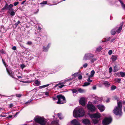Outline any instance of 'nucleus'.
I'll return each mask as SVG.
<instances>
[{
  "instance_id": "obj_1",
  "label": "nucleus",
  "mask_w": 125,
  "mask_h": 125,
  "mask_svg": "<svg viewBox=\"0 0 125 125\" xmlns=\"http://www.w3.org/2000/svg\"><path fill=\"white\" fill-rule=\"evenodd\" d=\"M122 103L121 102H117V106L115 107L113 111V113L115 115H119V117H121L122 116Z\"/></svg>"
},
{
  "instance_id": "obj_2",
  "label": "nucleus",
  "mask_w": 125,
  "mask_h": 125,
  "mask_svg": "<svg viewBox=\"0 0 125 125\" xmlns=\"http://www.w3.org/2000/svg\"><path fill=\"white\" fill-rule=\"evenodd\" d=\"M73 115L76 118L82 117L84 115V109L81 108L78 109L74 110L73 112Z\"/></svg>"
},
{
  "instance_id": "obj_3",
  "label": "nucleus",
  "mask_w": 125,
  "mask_h": 125,
  "mask_svg": "<svg viewBox=\"0 0 125 125\" xmlns=\"http://www.w3.org/2000/svg\"><path fill=\"white\" fill-rule=\"evenodd\" d=\"M58 101L57 103L60 104L65 103L66 102L65 98L64 96L62 94L58 95L56 96Z\"/></svg>"
},
{
  "instance_id": "obj_4",
  "label": "nucleus",
  "mask_w": 125,
  "mask_h": 125,
  "mask_svg": "<svg viewBox=\"0 0 125 125\" xmlns=\"http://www.w3.org/2000/svg\"><path fill=\"white\" fill-rule=\"evenodd\" d=\"M34 121L37 123H38L41 125H45L46 122L44 119L41 117L34 118Z\"/></svg>"
},
{
  "instance_id": "obj_5",
  "label": "nucleus",
  "mask_w": 125,
  "mask_h": 125,
  "mask_svg": "<svg viewBox=\"0 0 125 125\" xmlns=\"http://www.w3.org/2000/svg\"><path fill=\"white\" fill-rule=\"evenodd\" d=\"M5 2H6L5 4L4 7L2 8L1 10H11L12 11H13V9L12 8L13 6V5L12 4H10L8 5V3L6 1H5Z\"/></svg>"
},
{
  "instance_id": "obj_6",
  "label": "nucleus",
  "mask_w": 125,
  "mask_h": 125,
  "mask_svg": "<svg viewBox=\"0 0 125 125\" xmlns=\"http://www.w3.org/2000/svg\"><path fill=\"white\" fill-rule=\"evenodd\" d=\"M112 119L111 117H105L102 123L103 125H107L111 122Z\"/></svg>"
},
{
  "instance_id": "obj_7",
  "label": "nucleus",
  "mask_w": 125,
  "mask_h": 125,
  "mask_svg": "<svg viewBox=\"0 0 125 125\" xmlns=\"http://www.w3.org/2000/svg\"><path fill=\"white\" fill-rule=\"evenodd\" d=\"M94 56V55L91 53H87L84 56L83 60H90Z\"/></svg>"
},
{
  "instance_id": "obj_8",
  "label": "nucleus",
  "mask_w": 125,
  "mask_h": 125,
  "mask_svg": "<svg viewBox=\"0 0 125 125\" xmlns=\"http://www.w3.org/2000/svg\"><path fill=\"white\" fill-rule=\"evenodd\" d=\"M87 107L91 112H94L95 109V107L92 104L87 105Z\"/></svg>"
},
{
  "instance_id": "obj_9",
  "label": "nucleus",
  "mask_w": 125,
  "mask_h": 125,
  "mask_svg": "<svg viewBox=\"0 0 125 125\" xmlns=\"http://www.w3.org/2000/svg\"><path fill=\"white\" fill-rule=\"evenodd\" d=\"M100 114L99 113H95L91 115H90V117L92 118H99L101 117Z\"/></svg>"
},
{
  "instance_id": "obj_10",
  "label": "nucleus",
  "mask_w": 125,
  "mask_h": 125,
  "mask_svg": "<svg viewBox=\"0 0 125 125\" xmlns=\"http://www.w3.org/2000/svg\"><path fill=\"white\" fill-rule=\"evenodd\" d=\"M82 122L85 125H91L90 120L88 119H83L82 121Z\"/></svg>"
},
{
  "instance_id": "obj_11",
  "label": "nucleus",
  "mask_w": 125,
  "mask_h": 125,
  "mask_svg": "<svg viewBox=\"0 0 125 125\" xmlns=\"http://www.w3.org/2000/svg\"><path fill=\"white\" fill-rule=\"evenodd\" d=\"M79 102L80 104L83 106L85 105L86 104L85 99L83 97L81 98L79 101Z\"/></svg>"
},
{
  "instance_id": "obj_12",
  "label": "nucleus",
  "mask_w": 125,
  "mask_h": 125,
  "mask_svg": "<svg viewBox=\"0 0 125 125\" xmlns=\"http://www.w3.org/2000/svg\"><path fill=\"white\" fill-rule=\"evenodd\" d=\"M72 124L73 125H81L80 123L76 119H74L71 122Z\"/></svg>"
},
{
  "instance_id": "obj_13",
  "label": "nucleus",
  "mask_w": 125,
  "mask_h": 125,
  "mask_svg": "<svg viewBox=\"0 0 125 125\" xmlns=\"http://www.w3.org/2000/svg\"><path fill=\"white\" fill-rule=\"evenodd\" d=\"M97 107L101 112L103 111L104 110V107L103 105L99 104L97 105Z\"/></svg>"
},
{
  "instance_id": "obj_14",
  "label": "nucleus",
  "mask_w": 125,
  "mask_h": 125,
  "mask_svg": "<svg viewBox=\"0 0 125 125\" xmlns=\"http://www.w3.org/2000/svg\"><path fill=\"white\" fill-rule=\"evenodd\" d=\"M6 69L8 73L12 77L14 78L17 79V78H16L14 77V73L12 72H10L8 70V69L6 67Z\"/></svg>"
},
{
  "instance_id": "obj_15",
  "label": "nucleus",
  "mask_w": 125,
  "mask_h": 125,
  "mask_svg": "<svg viewBox=\"0 0 125 125\" xmlns=\"http://www.w3.org/2000/svg\"><path fill=\"white\" fill-rule=\"evenodd\" d=\"M63 83H61L60 82L58 84H56L55 86V87L58 86V87L59 88H62L63 87L65 86V85L63 84H62Z\"/></svg>"
},
{
  "instance_id": "obj_16",
  "label": "nucleus",
  "mask_w": 125,
  "mask_h": 125,
  "mask_svg": "<svg viewBox=\"0 0 125 125\" xmlns=\"http://www.w3.org/2000/svg\"><path fill=\"white\" fill-rule=\"evenodd\" d=\"M123 25V23L120 24V27L118 28V29L116 30L117 32L118 33H119L121 31L122 29V27Z\"/></svg>"
},
{
  "instance_id": "obj_17",
  "label": "nucleus",
  "mask_w": 125,
  "mask_h": 125,
  "mask_svg": "<svg viewBox=\"0 0 125 125\" xmlns=\"http://www.w3.org/2000/svg\"><path fill=\"white\" fill-rule=\"evenodd\" d=\"M111 59L113 62H115L117 59V55H112Z\"/></svg>"
},
{
  "instance_id": "obj_18",
  "label": "nucleus",
  "mask_w": 125,
  "mask_h": 125,
  "mask_svg": "<svg viewBox=\"0 0 125 125\" xmlns=\"http://www.w3.org/2000/svg\"><path fill=\"white\" fill-rule=\"evenodd\" d=\"M119 70V69L118 66L116 64L114 67L113 71L114 72H116L118 71Z\"/></svg>"
},
{
  "instance_id": "obj_19",
  "label": "nucleus",
  "mask_w": 125,
  "mask_h": 125,
  "mask_svg": "<svg viewBox=\"0 0 125 125\" xmlns=\"http://www.w3.org/2000/svg\"><path fill=\"white\" fill-rule=\"evenodd\" d=\"M116 29V28L111 30V33L112 35H115V34L116 32L115 30Z\"/></svg>"
},
{
  "instance_id": "obj_20",
  "label": "nucleus",
  "mask_w": 125,
  "mask_h": 125,
  "mask_svg": "<svg viewBox=\"0 0 125 125\" xmlns=\"http://www.w3.org/2000/svg\"><path fill=\"white\" fill-rule=\"evenodd\" d=\"M111 38L110 37H108L107 38H104L103 40H102V41L103 42H107L109 41L110 39Z\"/></svg>"
},
{
  "instance_id": "obj_21",
  "label": "nucleus",
  "mask_w": 125,
  "mask_h": 125,
  "mask_svg": "<svg viewBox=\"0 0 125 125\" xmlns=\"http://www.w3.org/2000/svg\"><path fill=\"white\" fill-rule=\"evenodd\" d=\"M103 84L104 85H105L106 87H108L110 86V84L107 82H105Z\"/></svg>"
},
{
  "instance_id": "obj_22",
  "label": "nucleus",
  "mask_w": 125,
  "mask_h": 125,
  "mask_svg": "<svg viewBox=\"0 0 125 125\" xmlns=\"http://www.w3.org/2000/svg\"><path fill=\"white\" fill-rule=\"evenodd\" d=\"M78 91L80 93H82L84 92V90L82 89L81 88H77Z\"/></svg>"
},
{
  "instance_id": "obj_23",
  "label": "nucleus",
  "mask_w": 125,
  "mask_h": 125,
  "mask_svg": "<svg viewBox=\"0 0 125 125\" xmlns=\"http://www.w3.org/2000/svg\"><path fill=\"white\" fill-rule=\"evenodd\" d=\"M93 122L94 124H97L98 122V120L96 119H94L93 120Z\"/></svg>"
},
{
  "instance_id": "obj_24",
  "label": "nucleus",
  "mask_w": 125,
  "mask_h": 125,
  "mask_svg": "<svg viewBox=\"0 0 125 125\" xmlns=\"http://www.w3.org/2000/svg\"><path fill=\"white\" fill-rule=\"evenodd\" d=\"M90 60L91 62L92 63H94V61H96L97 60L96 58H93L91 59Z\"/></svg>"
},
{
  "instance_id": "obj_25",
  "label": "nucleus",
  "mask_w": 125,
  "mask_h": 125,
  "mask_svg": "<svg viewBox=\"0 0 125 125\" xmlns=\"http://www.w3.org/2000/svg\"><path fill=\"white\" fill-rule=\"evenodd\" d=\"M78 91L77 88L75 89H72V91L73 93H76Z\"/></svg>"
},
{
  "instance_id": "obj_26",
  "label": "nucleus",
  "mask_w": 125,
  "mask_h": 125,
  "mask_svg": "<svg viewBox=\"0 0 125 125\" xmlns=\"http://www.w3.org/2000/svg\"><path fill=\"white\" fill-rule=\"evenodd\" d=\"M102 47L101 46H99L96 49V51L98 52H100L102 50Z\"/></svg>"
},
{
  "instance_id": "obj_27",
  "label": "nucleus",
  "mask_w": 125,
  "mask_h": 125,
  "mask_svg": "<svg viewBox=\"0 0 125 125\" xmlns=\"http://www.w3.org/2000/svg\"><path fill=\"white\" fill-rule=\"evenodd\" d=\"M35 83L36 84L37 86H39L40 85V81L38 80H36L35 81Z\"/></svg>"
},
{
  "instance_id": "obj_28",
  "label": "nucleus",
  "mask_w": 125,
  "mask_h": 125,
  "mask_svg": "<svg viewBox=\"0 0 125 125\" xmlns=\"http://www.w3.org/2000/svg\"><path fill=\"white\" fill-rule=\"evenodd\" d=\"M120 74L122 77H124L125 76V73L120 72Z\"/></svg>"
},
{
  "instance_id": "obj_29",
  "label": "nucleus",
  "mask_w": 125,
  "mask_h": 125,
  "mask_svg": "<svg viewBox=\"0 0 125 125\" xmlns=\"http://www.w3.org/2000/svg\"><path fill=\"white\" fill-rule=\"evenodd\" d=\"M90 83L89 82H85L84 83L83 85V86H85L89 85Z\"/></svg>"
},
{
  "instance_id": "obj_30",
  "label": "nucleus",
  "mask_w": 125,
  "mask_h": 125,
  "mask_svg": "<svg viewBox=\"0 0 125 125\" xmlns=\"http://www.w3.org/2000/svg\"><path fill=\"white\" fill-rule=\"evenodd\" d=\"M57 115H58V117L60 119H62L63 118V117H62V116L61 114L58 113L57 114Z\"/></svg>"
},
{
  "instance_id": "obj_31",
  "label": "nucleus",
  "mask_w": 125,
  "mask_h": 125,
  "mask_svg": "<svg viewBox=\"0 0 125 125\" xmlns=\"http://www.w3.org/2000/svg\"><path fill=\"white\" fill-rule=\"evenodd\" d=\"M116 88V87L115 85H112L111 87V90H115Z\"/></svg>"
},
{
  "instance_id": "obj_32",
  "label": "nucleus",
  "mask_w": 125,
  "mask_h": 125,
  "mask_svg": "<svg viewBox=\"0 0 125 125\" xmlns=\"http://www.w3.org/2000/svg\"><path fill=\"white\" fill-rule=\"evenodd\" d=\"M43 51L46 52L48 51V48H47L46 47H45L44 46L43 47Z\"/></svg>"
},
{
  "instance_id": "obj_33",
  "label": "nucleus",
  "mask_w": 125,
  "mask_h": 125,
  "mask_svg": "<svg viewBox=\"0 0 125 125\" xmlns=\"http://www.w3.org/2000/svg\"><path fill=\"white\" fill-rule=\"evenodd\" d=\"M47 3V1H43L42 2L40 3V4H46Z\"/></svg>"
},
{
  "instance_id": "obj_34",
  "label": "nucleus",
  "mask_w": 125,
  "mask_h": 125,
  "mask_svg": "<svg viewBox=\"0 0 125 125\" xmlns=\"http://www.w3.org/2000/svg\"><path fill=\"white\" fill-rule=\"evenodd\" d=\"M15 14V12L14 11H12L10 13V15L12 16H14Z\"/></svg>"
},
{
  "instance_id": "obj_35",
  "label": "nucleus",
  "mask_w": 125,
  "mask_h": 125,
  "mask_svg": "<svg viewBox=\"0 0 125 125\" xmlns=\"http://www.w3.org/2000/svg\"><path fill=\"white\" fill-rule=\"evenodd\" d=\"M20 21H18L14 25L16 26V27H17L18 25L20 23Z\"/></svg>"
},
{
  "instance_id": "obj_36",
  "label": "nucleus",
  "mask_w": 125,
  "mask_h": 125,
  "mask_svg": "<svg viewBox=\"0 0 125 125\" xmlns=\"http://www.w3.org/2000/svg\"><path fill=\"white\" fill-rule=\"evenodd\" d=\"M16 96L20 98L22 96V94H16Z\"/></svg>"
},
{
  "instance_id": "obj_37",
  "label": "nucleus",
  "mask_w": 125,
  "mask_h": 125,
  "mask_svg": "<svg viewBox=\"0 0 125 125\" xmlns=\"http://www.w3.org/2000/svg\"><path fill=\"white\" fill-rule=\"evenodd\" d=\"M79 75L78 73H75L74 74H73L72 75L73 76L75 77L76 76H78Z\"/></svg>"
},
{
  "instance_id": "obj_38",
  "label": "nucleus",
  "mask_w": 125,
  "mask_h": 125,
  "mask_svg": "<svg viewBox=\"0 0 125 125\" xmlns=\"http://www.w3.org/2000/svg\"><path fill=\"white\" fill-rule=\"evenodd\" d=\"M95 73V72L94 70H92L91 72V75L93 76Z\"/></svg>"
},
{
  "instance_id": "obj_39",
  "label": "nucleus",
  "mask_w": 125,
  "mask_h": 125,
  "mask_svg": "<svg viewBox=\"0 0 125 125\" xmlns=\"http://www.w3.org/2000/svg\"><path fill=\"white\" fill-rule=\"evenodd\" d=\"M26 44L28 45H31L32 44V42L31 41H29Z\"/></svg>"
},
{
  "instance_id": "obj_40",
  "label": "nucleus",
  "mask_w": 125,
  "mask_h": 125,
  "mask_svg": "<svg viewBox=\"0 0 125 125\" xmlns=\"http://www.w3.org/2000/svg\"><path fill=\"white\" fill-rule=\"evenodd\" d=\"M0 52L2 54H5L6 52L4 51L3 49H2L0 50Z\"/></svg>"
},
{
  "instance_id": "obj_41",
  "label": "nucleus",
  "mask_w": 125,
  "mask_h": 125,
  "mask_svg": "<svg viewBox=\"0 0 125 125\" xmlns=\"http://www.w3.org/2000/svg\"><path fill=\"white\" fill-rule=\"evenodd\" d=\"M112 50H110L109 51L108 53L109 55H110L112 54Z\"/></svg>"
},
{
  "instance_id": "obj_42",
  "label": "nucleus",
  "mask_w": 125,
  "mask_h": 125,
  "mask_svg": "<svg viewBox=\"0 0 125 125\" xmlns=\"http://www.w3.org/2000/svg\"><path fill=\"white\" fill-rule=\"evenodd\" d=\"M26 66L25 65L23 64H22L21 65V67L22 69H23Z\"/></svg>"
},
{
  "instance_id": "obj_43",
  "label": "nucleus",
  "mask_w": 125,
  "mask_h": 125,
  "mask_svg": "<svg viewBox=\"0 0 125 125\" xmlns=\"http://www.w3.org/2000/svg\"><path fill=\"white\" fill-rule=\"evenodd\" d=\"M88 66V64L87 63H85L83 65V66L84 68H85Z\"/></svg>"
},
{
  "instance_id": "obj_44",
  "label": "nucleus",
  "mask_w": 125,
  "mask_h": 125,
  "mask_svg": "<svg viewBox=\"0 0 125 125\" xmlns=\"http://www.w3.org/2000/svg\"><path fill=\"white\" fill-rule=\"evenodd\" d=\"M32 99H30V100H29L27 102L25 103V104H26L28 103L31 102L32 101Z\"/></svg>"
},
{
  "instance_id": "obj_45",
  "label": "nucleus",
  "mask_w": 125,
  "mask_h": 125,
  "mask_svg": "<svg viewBox=\"0 0 125 125\" xmlns=\"http://www.w3.org/2000/svg\"><path fill=\"white\" fill-rule=\"evenodd\" d=\"M19 3V2H15L13 4L14 6H16Z\"/></svg>"
},
{
  "instance_id": "obj_46",
  "label": "nucleus",
  "mask_w": 125,
  "mask_h": 125,
  "mask_svg": "<svg viewBox=\"0 0 125 125\" xmlns=\"http://www.w3.org/2000/svg\"><path fill=\"white\" fill-rule=\"evenodd\" d=\"M109 72L111 73L112 72V67H110L109 69Z\"/></svg>"
},
{
  "instance_id": "obj_47",
  "label": "nucleus",
  "mask_w": 125,
  "mask_h": 125,
  "mask_svg": "<svg viewBox=\"0 0 125 125\" xmlns=\"http://www.w3.org/2000/svg\"><path fill=\"white\" fill-rule=\"evenodd\" d=\"M87 81L89 82H92V80H91L90 79V78H88V79L87 80Z\"/></svg>"
},
{
  "instance_id": "obj_48",
  "label": "nucleus",
  "mask_w": 125,
  "mask_h": 125,
  "mask_svg": "<svg viewBox=\"0 0 125 125\" xmlns=\"http://www.w3.org/2000/svg\"><path fill=\"white\" fill-rule=\"evenodd\" d=\"M116 79V81L118 83H120V81H121V79H120L117 78Z\"/></svg>"
},
{
  "instance_id": "obj_49",
  "label": "nucleus",
  "mask_w": 125,
  "mask_h": 125,
  "mask_svg": "<svg viewBox=\"0 0 125 125\" xmlns=\"http://www.w3.org/2000/svg\"><path fill=\"white\" fill-rule=\"evenodd\" d=\"M2 61L4 65V66L5 67H6V66H7L6 64V63H5V61H4L3 60V59H2Z\"/></svg>"
},
{
  "instance_id": "obj_50",
  "label": "nucleus",
  "mask_w": 125,
  "mask_h": 125,
  "mask_svg": "<svg viewBox=\"0 0 125 125\" xmlns=\"http://www.w3.org/2000/svg\"><path fill=\"white\" fill-rule=\"evenodd\" d=\"M50 85V84H47V85H43L42 86L43 87V88H45V87H47L48 86H49V85Z\"/></svg>"
},
{
  "instance_id": "obj_51",
  "label": "nucleus",
  "mask_w": 125,
  "mask_h": 125,
  "mask_svg": "<svg viewBox=\"0 0 125 125\" xmlns=\"http://www.w3.org/2000/svg\"><path fill=\"white\" fill-rule=\"evenodd\" d=\"M12 49L14 50H16L17 48H16V46H13L12 48Z\"/></svg>"
},
{
  "instance_id": "obj_52",
  "label": "nucleus",
  "mask_w": 125,
  "mask_h": 125,
  "mask_svg": "<svg viewBox=\"0 0 125 125\" xmlns=\"http://www.w3.org/2000/svg\"><path fill=\"white\" fill-rule=\"evenodd\" d=\"M114 99L115 100H117L118 101V98L117 96H115L114 97Z\"/></svg>"
},
{
  "instance_id": "obj_53",
  "label": "nucleus",
  "mask_w": 125,
  "mask_h": 125,
  "mask_svg": "<svg viewBox=\"0 0 125 125\" xmlns=\"http://www.w3.org/2000/svg\"><path fill=\"white\" fill-rule=\"evenodd\" d=\"M82 76L81 75H80L78 77V78L79 80H80L81 79H82Z\"/></svg>"
},
{
  "instance_id": "obj_54",
  "label": "nucleus",
  "mask_w": 125,
  "mask_h": 125,
  "mask_svg": "<svg viewBox=\"0 0 125 125\" xmlns=\"http://www.w3.org/2000/svg\"><path fill=\"white\" fill-rule=\"evenodd\" d=\"M115 39V38H113L112 39H111V40L110 42H113Z\"/></svg>"
},
{
  "instance_id": "obj_55",
  "label": "nucleus",
  "mask_w": 125,
  "mask_h": 125,
  "mask_svg": "<svg viewBox=\"0 0 125 125\" xmlns=\"http://www.w3.org/2000/svg\"><path fill=\"white\" fill-rule=\"evenodd\" d=\"M110 99L107 98L106 101V102L107 103H108L110 101Z\"/></svg>"
},
{
  "instance_id": "obj_56",
  "label": "nucleus",
  "mask_w": 125,
  "mask_h": 125,
  "mask_svg": "<svg viewBox=\"0 0 125 125\" xmlns=\"http://www.w3.org/2000/svg\"><path fill=\"white\" fill-rule=\"evenodd\" d=\"M118 0L121 3V5L123 4L124 3L121 0Z\"/></svg>"
},
{
  "instance_id": "obj_57",
  "label": "nucleus",
  "mask_w": 125,
  "mask_h": 125,
  "mask_svg": "<svg viewBox=\"0 0 125 125\" xmlns=\"http://www.w3.org/2000/svg\"><path fill=\"white\" fill-rule=\"evenodd\" d=\"M45 94L46 95H49V94L48 92H46L45 93Z\"/></svg>"
},
{
  "instance_id": "obj_58",
  "label": "nucleus",
  "mask_w": 125,
  "mask_h": 125,
  "mask_svg": "<svg viewBox=\"0 0 125 125\" xmlns=\"http://www.w3.org/2000/svg\"><path fill=\"white\" fill-rule=\"evenodd\" d=\"M12 117V115H9L7 118H10Z\"/></svg>"
},
{
  "instance_id": "obj_59",
  "label": "nucleus",
  "mask_w": 125,
  "mask_h": 125,
  "mask_svg": "<svg viewBox=\"0 0 125 125\" xmlns=\"http://www.w3.org/2000/svg\"><path fill=\"white\" fill-rule=\"evenodd\" d=\"M122 7L124 8H125V4H124V3L123 4L121 5Z\"/></svg>"
},
{
  "instance_id": "obj_60",
  "label": "nucleus",
  "mask_w": 125,
  "mask_h": 125,
  "mask_svg": "<svg viewBox=\"0 0 125 125\" xmlns=\"http://www.w3.org/2000/svg\"><path fill=\"white\" fill-rule=\"evenodd\" d=\"M57 97L56 98V97H53L52 98V99H53V101H54L55 100H57Z\"/></svg>"
},
{
  "instance_id": "obj_61",
  "label": "nucleus",
  "mask_w": 125,
  "mask_h": 125,
  "mask_svg": "<svg viewBox=\"0 0 125 125\" xmlns=\"http://www.w3.org/2000/svg\"><path fill=\"white\" fill-rule=\"evenodd\" d=\"M13 106V105L12 104H10V108L12 107Z\"/></svg>"
},
{
  "instance_id": "obj_62",
  "label": "nucleus",
  "mask_w": 125,
  "mask_h": 125,
  "mask_svg": "<svg viewBox=\"0 0 125 125\" xmlns=\"http://www.w3.org/2000/svg\"><path fill=\"white\" fill-rule=\"evenodd\" d=\"M26 1V0H25L23 1L21 3V4H23L24 3H25V2Z\"/></svg>"
},
{
  "instance_id": "obj_63",
  "label": "nucleus",
  "mask_w": 125,
  "mask_h": 125,
  "mask_svg": "<svg viewBox=\"0 0 125 125\" xmlns=\"http://www.w3.org/2000/svg\"><path fill=\"white\" fill-rule=\"evenodd\" d=\"M50 43H49L48 45L47 46V47H46L47 48H48V49L50 47Z\"/></svg>"
},
{
  "instance_id": "obj_64",
  "label": "nucleus",
  "mask_w": 125,
  "mask_h": 125,
  "mask_svg": "<svg viewBox=\"0 0 125 125\" xmlns=\"http://www.w3.org/2000/svg\"><path fill=\"white\" fill-rule=\"evenodd\" d=\"M96 87L95 86H94L93 87V89L94 90L96 89Z\"/></svg>"
}]
</instances>
